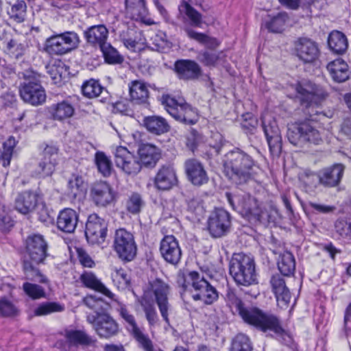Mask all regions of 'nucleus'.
<instances>
[{
	"mask_svg": "<svg viewBox=\"0 0 351 351\" xmlns=\"http://www.w3.org/2000/svg\"><path fill=\"white\" fill-rule=\"evenodd\" d=\"M225 300L227 305L232 309L234 308L245 323L264 332H273L280 337L287 335L276 315L265 313L256 307L245 308L234 290L227 289Z\"/></svg>",
	"mask_w": 351,
	"mask_h": 351,
	"instance_id": "nucleus-1",
	"label": "nucleus"
},
{
	"mask_svg": "<svg viewBox=\"0 0 351 351\" xmlns=\"http://www.w3.org/2000/svg\"><path fill=\"white\" fill-rule=\"evenodd\" d=\"M150 286L151 291H145L139 300L145 312V317L150 326H154L158 321V317L152 299V293H153L161 317L165 323L169 326V316L172 311V306L169 300L170 287L160 279L154 280L150 284Z\"/></svg>",
	"mask_w": 351,
	"mask_h": 351,
	"instance_id": "nucleus-2",
	"label": "nucleus"
},
{
	"mask_svg": "<svg viewBox=\"0 0 351 351\" xmlns=\"http://www.w3.org/2000/svg\"><path fill=\"white\" fill-rule=\"evenodd\" d=\"M254 161L240 149L228 152L223 159L224 175L237 185L246 184L253 178Z\"/></svg>",
	"mask_w": 351,
	"mask_h": 351,
	"instance_id": "nucleus-3",
	"label": "nucleus"
},
{
	"mask_svg": "<svg viewBox=\"0 0 351 351\" xmlns=\"http://www.w3.org/2000/svg\"><path fill=\"white\" fill-rule=\"evenodd\" d=\"M178 283L184 290L191 292L194 300H200L205 304H211L218 299V292L197 271H190L179 277Z\"/></svg>",
	"mask_w": 351,
	"mask_h": 351,
	"instance_id": "nucleus-4",
	"label": "nucleus"
},
{
	"mask_svg": "<svg viewBox=\"0 0 351 351\" xmlns=\"http://www.w3.org/2000/svg\"><path fill=\"white\" fill-rule=\"evenodd\" d=\"M24 82L20 86L21 99L34 106L43 104L47 98L45 88L41 85L42 75L32 69L23 73Z\"/></svg>",
	"mask_w": 351,
	"mask_h": 351,
	"instance_id": "nucleus-5",
	"label": "nucleus"
},
{
	"mask_svg": "<svg viewBox=\"0 0 351 351\" xmlns=\"http://www.w3.org/2000/svg\"><path fill=\"white\" fill-rule=\"evenodd\" d=\"M229 270L238 285L249 286L256 280L255 263L250 256L242 253L234 254L230 260Z\"/></svg>",
	"mask_w": 351,
	"mask_h": 351,
	"instance_id": "nucleus-6",
	"label": "nucleus"
},
{
	"mask_svg": "<svg viewBox=\"0 0 351 351\" xmlns=\"http://www.w3.org/2000/svg\"><path fill=\"white\" fill-rule=\"evenodd\" d=\"M162 104L167 112L176 120L188 125H193L198 120L197 110L182 98H175L164 95L161 98Z\"/></svg>",
	"mask_w": 351,
	"mask_h": 351,
	"instance_id": "nucleus-7",
	"label": "nucleus"
},
{
	"mask_svg": "<svg viewBox=\"0 0 351 351\" xmlns=\"http://www.w3.org/2000/svg\"><path fill=\"white\" fill-rule=\"evenodd\" d=\"M226 196L230 206L250 221H260L262 209L256 198L250 194H232L226 193Z\"/></svg>",
	"mask_w": 351,
	"mask_h": 351,
	"instance_id": "nucleus-8",
	"label": "nucleus"
},
{
	"mask_svg": "<svg viewBox=\"0 0 351 351\" xmlns=\"http://www.w3.org/2000/svg\"><path fill=\"white\" fill-rule=\"evenodd\" d=\"M287 138L291 144L298 147L306 143L318 145L322 141L319 132L308 121L289 125Z\"/></svg>",
	"mask_w": 351,
	"mask_h": 351,
	"instance_id": "nucleus-9",
	"label": "nucleus"
},
{
	"mask_svg": "<svg viewBox=\"0 0 351 351\" xmlns=\"http://www.w3.org/2000/svg\"><path fill=\"white\" fill-rule=\"evenodd\" d=\"M79 43L80 38L75 32L56 34L46 39L44 51L50 56H63L77 48Z\"/></svg>",
	"mask_w": 351,
	"mask_h": 351,
	"instance_id": "nucleus-10",
	"label": "nucleus"
},
{
	"mask_svg": "<svg viewBox=\"0 0 351 351\" xmlns=\"http://www.w3.org/2000/svg\"><path fill=\"white\" fill-rule=\"evenodd\" d=\"M86 320L101 338L109 339L119 332V324L108 313L96 312V315H88Z\"/></svg>",
	"mask_w": 351,
	"mask_h": 351,
	"instance_id": "nucleus-11",
	"label": "nucleus"
},
{
	"mask_svg": "<svg viewBox=\"0 0 351 351\" xmlns=\"http://www.w3.org/2000/svg\"><path fill=\"white\" fill-rule=\"evenodd\" d=\"M119 311L126 323L127 330L137 342L138 346L144 351H154V347L152 341L148 335L138 327L134 315L125 306H121Z\"/></svg>",
	"mask_w": 351,
	"mask_h": 351,
	"instance_id": "nucleus-12",
	"label": "nucleus"
},
{
	"mask_svg": "<svg viewBox=\"0 0 351 351\" xmlns=\"http://www.w3.org/2000/svg\"><path fill=\"white\" fill-rule=\"evenodd\" d=\"M114 249L119 257L127 261H132L136 254V245L133 234L124 228L115 232Z\"/></svg>",
	"mask_w": 351,
	"mask_h": 351,
	"instance_id": "nucleus-13",
	"label": "nucleus"
},
{
	"mask_svg": "<svg viewBox=\"0 0 351 351\" xmlns=\"http://www.w3.org/2000/svg\"><path fill=\"white\" fill-rule=\"evenodd\" d=\"M295 90L301 104L306 107L311 104H319L328 95L325 90L311 82L298 83Z\"/></svg>",
	"mask_w": 351,
	"mask_h": 351,
	"instance_id": "nucleus-14",
	"label": "nucleus"
},
{
	"mask_svg": "<svg viewBox=\"0 0 351 351\" xmlns=\"http://www.w3.org/2000/svg\"><path fill=\"white\" fill-rule=\"evenodd\" d=\"M48 245L41 234L29 235L26 239V254L28 261L36 265L43 263L47 256Z\"/></svg>",
	"mask_w": 351,
	"mask_h": 351,
	"instance_id": "nucleus-15",
	"label": "nucleus"
},
{
	"mask_svg": "<svg viewBox=\"0 0 351 351\" xmlns=\"http://www.w3.org/2000/svg\"><path fill=\"white\" fill-rule=\"evenodd\" d=\"M107 224L105 220L97 214L88 216L86 223L85 235L88 243L99 244L104 241L106 237Z\"/></svg>",
	"mask_w": 351,
	"mask_h": 351,
	"instance_id": "nucleus-16",
	"label": "nucleus"
},
{
	"mask_svg": "<svg viewBox=\"0 0 351 351\" xmlns=\"http://www.w3.org/2000/svg\"><path fill=\"white\" fill-rule=\"evenodd\" d=\"M262 127L271 152L279 154L282 147V137L280 129L271 116L262 117Z\"/></svg>",
	"mask_w": 351,
	"mask_h": 351,
	"instance_id": "nucleus-17",
	"label": "nucleus"
},
{
	"mask_svg": "<svg viewBox=\"0 0 351 351\" xmlns=\"http://www.w3.org/2000/svg\"><path fill=\"white\" fill-rule=\"evenodd\" d=\"M230 224V214L223 208H217L208 219V228L213 237H221L228 232Z\"/></svg>",
	"mask_w": 351,
	"mask_h": 351,
	"instance_id": "nucleus-18",
	"label": "nucleus"
},
{
	"mask_svg": "<svg viewBox=\"0 0 351 351\" xmlns=\"http://www.w3.org/2000/svg\"><path fill=\"white\" fill-rule=\"evenodd\" d=\"M114 158L117 167L128 175H136L141 169L140 161L125 147L119 146L116 148Z\"/></svg>",
	"mask_w": 351,
	"mask_h": 351,
	"instance_id": "nucleus-19",
	"label": "nucleus"
},
{
	"mask_svg": "<svg viewBox=\"0 0 351 351\" xmlns=\"http://www.w3.org/2000/svg\"><path fill=\"white\" fill-rule=\"evenodd\" d=\"M160 252L164 260L173 265H178L182 258L178 241L173 235H167L160 241Z\"/></svg>",
	"mask_w": 351,
	"mask_h": 351,
	"instance_id": "nucleus-20",
	"label": "nucleus"
},
{
	"mask_svg": "<svg viewBox=\"0 0 351 351\" xmlns=\"http://www.w3.org/2000/svg\"><path fill=\"white\" fill-rule=\"evenodd\" d=\"M297 56L304 63H311L316 60L319 55L317 43L307 38H301L295 43Z\"/></svg>",
	"mask_w": 351,
	"mask_h": 351,
	"instance_id": "nucleus-21",
	"label": "nucleus"
},
{
	"mask_svg": "<svg viewBox=\"0 0 351 351\" xmlns=\"http://www.w3.org/2000/svg\"><path fill=\"white\" fill-rule=\"evenodd\" d=\"M126 14L132 19L141 21L146 25H152L154 21L147 18L149 10L145 0H125Z\"/></svg>",
	"mask_w": 351,
	"mask_h": 351,
	"instance_id": "nucleus-22",
	"label": "nucleus"
},
{
	"mask_svg": "<svg viewBox=\"0 0 351 351\" xmlns=\"http://www.w3.org/2000/svg\"><path fill=\"white\" fill-rule=\"evenodd\" d=\"M58 149L56 146L47 145L43 151V158L39 162L36 171L40 177L51 176L55 171L58 160Z\"/></svg>",
	"mask_w": 351,
	"mask_h": 351,
	"instance_id": "nucleus-23",
	"label": "nucleus"
},
{
	"mask_svg": "<svg viewBox=\"0 0 351 351\" xmlns=\"http://www.w3.org/2000/svg\"><path fill=\"white\" fill-rule=\"evenodd\" d=\"M90 196L97 205L106 206L114 201V192L108 183L99 182L93 185Z\"/></svg>",
	"mask_w": 351,
	"mask_h": 351,
	"instance_id": "nucleus-24",
	"label": "nucleus"
},
{
	"mask_svg": "<svg viewBox=\"0 0 351 351\" xmlns=\"http://www.w3.org/2000/svg\"><path fill=\"white\" fill-rule=\"evenodd\" d=\"M184 168L188 179L193 184L201 186L208 182V178L206 171L202 162L197 159L186 160Z\"/></svg>",
	"mask_w": 351,
	"mask_h": 351,
	"instance_id": "nucleus-25",
	"label": "nucleus"
},
{
	"mask_svg": "<svg viewBox=\"0 0 351 351\" xmlns=\"http://www.w3.org/2000/svg\"><path fill=\"white\" fill-rule=\"evenodd\" d=\"M64 337L71 346L88 348L95 346L97 339L82 330H66Z\"/></svg>",
	"mask_w": 351,
	"mask_h": 351,
	"instance_id": "nucleus-26",
	"label": "nucleus"
},
{
	"mask_svg": "<svg viewBox=\"0 0 351 351\" xmlns=\"http://www.w3.org/2000/svg\"><path fill=\"white\" fill-rule=\"evenodd\" d=\"M178 182V178L175 170L171 166H162L158 171L154 184L160 190H169Z\"/></svg>",
	"mask_w": 351,
	"mask_h": 351,
	"instance_id": "nucleus-27",
	"label": "nucleus"
},
{
	"mask_svg": "<svg viewBox=\"0 0 351 351\" xmlns=\"http://www.w3.org/2000/svg\"><path fill=\"white\" fill-rule=\"evenodd\" d=\"M175 69L179 77L183 80L197 79L201 75V68L195 61L180 60L175 63Z\"/></svg>",
	"mask_w": 351,
	"mask_h": 351,
	"instance_id": "nucleus-28",
	"label": "nucleus"
},
{
	"mask_svg": "<svg viewBox=\"0 0 351 351\" xmlns=\"http://www.w3.org/2000/svg\"><path fill=\"white\" fill-rule=\"evenodd\" d=\"M179 16L184 22H189L192 27H201L203 24L202 15L186 0H182L178 6Z\"/></svg>",
	"mask_w": 351,
	"mask_h": 351,
	"instance_id": "nucleus-29",
	"label": "nucleus"
},
{
	"mask_svg": "<svg viewBox=\"0 0 351 351\" xmlns=\"http://www.w3.org/2000/svg\"><path fill=\"white\" fill-rule=\"evenodd\" d=\"M270 283L278 305L282 308L287 307L290 302L291 293L286 287L284 279L279 275H275L271 277Z\"/></svg>",
	"mask_w": 351,
	"mask_h": 351,
	"instance_id": "nucleus-30",
	"label": "nucleus"
},
{
	"mask_svg": "<svg viewBox=\"0 0 351 351\" xmlns=\"http://www.w3.org/2000/svg\"><path fill=\"white\" fill-rule=\"evenodd\" d=\"M78 221V215L71 208H64L61 210L57 218L58 228L66 233H72L76 228Z\"/></svg>",
	"mask_w": 351,
	"mask_h": 351,
	"instance_id": "nucleus-31",
	"label": "nucleus"
},
{
	"mask_svg": "<svg viewBox=\"0 0 351 351\" xmlns=\"http://www.w3.org/2000/svg\"><path fill=\"white\" fill-rule=\"evenodd\" d=\"M343 171L344 167L341 164L321 170L319 171L320 184L328 187L335 186L339 183Z\"/></svg>",
	"mask_w": 351,
	"mask_h": 351,
	"instance_id": "nucleus-32",
	"label": "nucleus"
},
{
	"mask_svg": "<svg viewBox=\"0 0 351 351\" xmlns=\"http://www.w3.org/2000/svg\"><path fill=\"white\" fill-rule=\"evenodd\" d=\"M37 202L38 197L36 193L25 191L16 197L14 208L19 213L27 215L35 209Z\"/></svg>",
	"mask_w": 351,
	"mask_h": 351,
	"instance_id": "nucleus-33",
	"label": "nucleus"
},
{
	"mask_svg": "<svg viewBox=\"0 0 351 351\" xmlns=\"http://www.w3.org/2000/svg\"><path fill=\"white\" fill-rule=\"evenodd\" d=\"M138 155L141 165L154 167L160 158V152L152 144H143L138 148Z\"/></svg>",
	"mask_w": 351,
	"mask_h": 351,
	"instance_id": "nucleus-34",
	"label": "nucleus"
},
{
	"mask_svg": "<svg viewBox=\"0 0 351 351\" xmlns=\"http://www.w3.org/2000/svg\"><path fill=\"white\" fill-rule=\"evenodd\" d=\"M327 70L332 80L339 83L346 81L350 75L348 64L341 58L329 62Z\"/></svg>",
	"mask_w": 351,
	"mask_h": 351,
	"instance_id": "nucleus-35",
	"label": "nucleus"
},
{
	"mask_svg": "<svg viewBox=\"0 0 351 351\" xmlns=\"http://www.w3.org/2000/svg\"><path fill=\"white\" fill-rule=\"evenodd\" d=\"M84 35L88 43L101 48L107 43L108 31L103 25H94L88 28Z\"/></svg>",
	"mask_w": 351,
	"mask_h": 351,
	"instance_id": "nucleus-36",
	"label": "nucleus"
},
{
	"mask_svg": "<svg viewBox=\"0 0 351 351\" xmlns=\"http://www.w3.org/2000/svg\"><path fill=\"white\" fill-rule=\"evenodd\" d=\"M143 125L152 134L160 135L169 132L170 126L167 120L160 116H148L144 118Z\"/></svg>",
	"mask_w": 351,
	"mask_h": 351,
	"instance_id": "nucleus-37",
	"label": "nucleus"
},
{
	"mask_svg": "<svg viewBox=\"0 0 351 351\" xmlns=\"http://www.w3.org/2000/svg\"><path fill=\"white\" fill-rule=\"evenodd\" d=\"M80 280L86 287L100 292L110 298H112L114 294L106 287L93 273L90 271L83 273L80 276Z\"/></svg>",
	"mask_w": 351,
	"mask_h": 351,
	"instance_id": "nucleus-38",
	"label": "nucleus"
},
{
	"mask_svg": "<svg viewBox=\"0 0 351 351\" xmlns=\"http://www.w3.org/2000/svg\"><path fill=\"white\" fill-rule=\"evenodd\" d=\"M131 100L138 104H146L149 98L147 85L142 81H133L129 86Z\"/></svg>",
	"mask_w": 351,
	"mask_h": 351,
	"instance_id": "nucleus-39",
	"label": "nucleus"
},
{
	"mask_svg": "<svg viewBox=\"0 0 351 351\" xmlns=\"http://www.w3.org/2000/svg\"><path fill=\"white\" fill-rule=\"evenodd\" d=\"M328 45L330 49L335 53L342 54L348 49L347 38L341 32L334 30L328 37Z\"/></svg>",
	"mask_w": 351,
	"mask_h": 351,
	"instance_id": "nucleus-40",
	"label": "nucleus"
},
{
	"mask_svg": "<svg viewBox=\"0 0 351 351\" xmlns=\"http://www.w3.org/2000/svg\"><path fill=\"white\" fill-rule=\"evenodd\" d=\"M83 178L77 174H73L68 180L67 195L73 199L80 198L85 194L86 187Z\"/></svg>",
	"mask_w": 351,
	"mask_h": 351,
	"instance_id": "nucleus-41",
	"label": "nucleus"
},
{
	"mask_svg": "<svg viewBox=\"0 0 351 351\" xmlns=\"http://www.w3.org/2000/svg\"><path fill=\"white\" fill-rule=\"evenodd\" d=\"M184 31L189 38L195 40L208 49H215L219 45V42L215 38L204 33L197 32L189 27L185 26Z\"/></svg>",
	"mask_w": 351,
	"mask_h": 351,
	"instance_id": "nucleus-42",
	"label": "nucleus"
},
{
	"mask_svg": "<svg viewBox=\"0 0 351 351\" xmlns=\"http://www.w3.org/2000/svg\"><path fill=\"white\" fill-rule=\"evenodd\" d=\"M49 110L53 118L58 121H62L71 117L75 112L72 104L67 101H62L51 105Z\"/></svg>",
	"mask_w": 351,
	"mask_h": 351,
	"instance_id": "nucleus-43",
	"label": "nucleus"
},
{
	"mask_svg": "<svg viewBox=\"0 0 351 351\" xmlns=\"http://www.w3.org/2000/svg\"><path fill=\"white\" fill-rule=\"evenodd\" d=\"M34 265L36 264L31 261H28L27 258L24 261L23 270L25 278L31 281L47 283V278Z\"/></svg>",
	"mask_w": 351,
	"mask_h": 351,
	"instance_id": "nucleus-44",
	"label": "nucleus"
},
{
	"mask_svg": "<svg viewBox=\"0 0 351 351\" xmlns=\"http://www.w3.org/2000/svg\"><path fill=\"white\" fill-rule=\"evenodd\" d=\"M278 267L284 276H290L295 269V263L293 255L289 252H285L280 256Z\"/></svg>",
	"mask_w": 351,
	"mask_h": 351,
	"instance_id": "nucleus-45",
	"label": "nucleus"
},
{
	"mask_svg": "<svg viewBox=\"0 0 351 351\" xmlns=\"http://www.w3.org/2000/svg\"><path fill=\"white\" fill-rule=\"evenodd\" d=\"M27 12V5L24 0H19L11 5L8 10V14L13 21L20 23L25 21Z\"/></svg>",
	"mask_w": 351,
	"mask_h": 351,
	"instance_id": "nucleus-46",
	"label": "nucleus"
},
{
	"mask_svg": "<svg viewBox=\"0 0 351 351\" xmlns=\"http://www.w3.org/2000/svg\"><path fill=\"white\" fill-rule=\"evenodd\" d=\"M103 90L104 87L101 86L99 81L94 79H90L86 81L82 86V94L88 98L99 97Z\"/></svg>",
	"mask_w": 351,
	"mask_h": 351,
	"instance_id": "nucleus-47",
	"label": "nucleus"
},
{
	"mask_svg": "<svg viewBox=\"0 0 351 351\" xmlns=\"http://www.w3.org/2000/svg\"><path fill=\"white\" fill-rule=\"evenodd\" d=\"M95 164L98 171L105 177L109 176L112 170L111 160L101 152H97L95 156Z\"/></svg>",
	"mask_w": 351,
	"mask_h": 351,
	"instance_id": "nucleus-48",
	"label": "nucleus"
},
{
	"mask_svg": "<svg viewBox=\"0 0 351 351\" xmlns=\"http://www.w3.org/2000/svg\"><path fill=\"white\" fill-rule=\"evenodd\" d=\"M16 146V141L14 137L10 136L3 144L1 151L0 162L4 167L10 165L12 157L14 148Z\"/></svg>",
	"mask_w": 351,
	"mask_h": 351,
	"instance_id": "nucleus-49",
	"label": "nucleus"
},
{
	"mask_svg": "<svg viewBox=\"0 0 351 351\" xmlns=\"http://www.w3.org/2000/svg\"><path fill=\"white\" fill-rule=\"evenodd\" d=\"M145 206V202L138 193H132L125 202L128 212L132 215L138 214Z\"/></svg>",
	"mask_w": 351,
	"mask_h": 351,
	"instance_id": "nucleus-50",
	"label": "nucleus"
},
{
	"mask_svg": "<svg viewBox=\"0 0 351 351\" xmlns=\"http://www.w3.org/2000/svg\"><path fill=\"white\" fill-rule=\"evenodd\" d=\"M64 310V306L57 302H45L36 307L33 312L34 316H44L49 314L61 312Z\"/></svg>",
	"mask_w": 351,
	"mask_h": 351,
	"instance_id": "nucleus-51",
	"label": "nucleus"
},
{
	"mask_svg": "<svg viewBox=\"0 0 351 351\" xmlns=\"http://www.w3.org/2000/svg\"><path fill=\"white\" fill-rule=\"evenodd\" d=\"M249 337L244 334L237 335L232 340L230 351H252Z\"/></svg>",
	"mask_w": 351,
	"mask_h": 351,
	"instance_id": "nucleus-52",
	"label": "nucleus"
},
{
	"mask_svg": "<svg viewBox=\"0 0 351 351\" xmlns=\"http://www.w3.org/2000/svg\"><path fill=\"white\" fill-rule=\"evenodd\" d=\"M288 20L286 13H279L271 19L266 25L267 29L274 33L281 32L285 29V23Z\"/></svg>",
	"mask_w": 351,
	"mask_h": 351,
	"instance_id": "nucleus-53",
	"label": "nucleus"
},
{
	"mask_svg": "<svg viewBox=\"0 0 351 351\" xmlns=\"http://www.w3.org/2000/svg\"><path fill=\"white\" fill-rule=\"evenodd\" d=\"M23 289L25 294L33 300L40 299L46 296L45 289L38 285L25 282L23 285Z\"/></svg>",
	"mask_w": 351,
	"mask_h": 351,
	"instance_id": "nucleus-54",
	"label": "nucleus"
},
{
	"mask_svg": "<svg viewBox=\"0 0 351 351\" xmlns=\"http://www.w3.org/2000/svg\"><path fill=\"white\" fill-rule=\"evenodd\" d=\"M102 51L105 60L107 62L110 64L120 63L122 62L123 58L119 54L116 49L112 47L110 44L106 43L100 48Z\"/></svg>",
	"mask_w": 351,
	"mask_h": 351,
	"instance_id": "nucleus-55",
	"label": "nucleus"
},
{
	"mask_svg": "<svg viewBox=\"0 0 351 351\" xmlns=\"http://www.w3.org/2000/svg\"><path fill=\"white\" fill-rule=\"evenodd\" d=\"M222 55V52L203 51L199 53L197 59L206 66H215L220 61Z\"/></svg>",
	"mask_w": 351,
	"mask_h": 351,
	"instance_id": "nucleus-56",
	"label": "nucleus"
},
{
	"mask_svg": "<svg viewBox=\"0 0 351 351\" xmlns=\"http://www.w3.org/2000/svg\"><path fill=\"white\" fill-rule=\"evenodd\" d=\"M300 179L304 185L310 191L314 190L320 184L319 173L316 174L311 171H306L301 176Z\"/></svg>",
	"mask_w": 351,
	"mask_h": 351,
	"instance_id": "nucleus-57",
	"label": "nucleus"
},
{
	"mask_svg": "<svg viewBox=\"0 0 351 351\" xmlns=\"http://www.w3.org/2000/svg\"><path fill=\"white\" fill-rule=\"evenodd\" d=\"M18 309L16 306L5 297L0 299V313L4 317L14 316Z\"/></svg>",
	"mask_w": 351,
	"mask_h": 351,
	"instance_id": "nucleus-58",
	"label": "nucleus"
},
{
	"mask_svg": "<svg viewBox=\"0 0 351 351\" xmlns=\"http://www.w3.org/2000/svg\"><path fill=\"white\" fill-rule=\"evenodd\" d=\"M13 226V221L8 214L4 205H0V230L2 232L10 230Z\"/></svg>",
	"mask_w": 351,
	"mask_h": 351,
	"instance_id": "nucleus-59",
	"label": "nucleus"
},
{
	"mask_svg": "<svg viewBox=\"0 0 351 351\" xmlns=\"http://www.w3.org/2000/svg\"><path fill=\"white\" fill-rule=\"evenodd\" d=\"M6 49L8 52L16 58H19L22 56L24 51L23 45L14 39H10L6 45Z\"/></svg>",
	"mask_w": 351,
	"mask_h": 351,
	"instance_id": "nucleus-60",
	"label": "nucleus"
},
{
	"mask_svg": "<svg viewBox=\"0 0 351 351\" xmlns=\"http://www.w3.org/2000/svg\"><path fill=\"white\" fill-rule=\"evenodd\" d=\"M77 254L78 260L83 267L92 268L95 266V261L84 249L77 248Z\"/></svg>",
	"mask_w": 351,
	"mask_h": 351,
	"instance_id": "nucleus-61",
	"label": "nucleus"
},
{
	"mask_svg": "<svg viewBox=\"0 0 351 351\" xmlns=\"http://www.w3.org/2000/svg\"><path fill=\"white\" fill-rule=\"evenodd\" d=\"M335 229L341 237H348L350 230V223L343 220H338L335 223Z\"/></svg>",
	"mask_w": 351,
	"mask_h": 351,
	"instance_id": "nucleus-62",
	"label": "nucleus"
},
{
	"mask_svg": "<svg viewBox=\"0 0 351 351\" xmlns=\"http://www.w3.org/2000/svg\"><path fill=\"white\" fill-rule=\"evenodd\" d=\"M309 206L314 210L324 214L332 213L335 210V207L334 206L320 204L315 202H310Z\"/></svg>",
	"mask_w": 351,
	"mask_h": 351,
	"instance_id": "nucleus-63",
	"label": "nucleus"
},
{
	"mask_svg": "<svg viewBox=\"0 0 351 351\" xmlns=\"http://www.w3.org/2000/svg\"><path fill=\"white\" fill-rule=\"evenodd\" d=\"M84 302L90 308L95 310L96 313L99 312L98 308L101 306L102 301L101 300L96 299L95 297L93 295H89L84 299Z\"/></svg>",
	"mask_w": 351,
	"mask_h": 351,
	"instance_id": "nucleus-64",
	"label": "nucleus"
}]
</instances>
